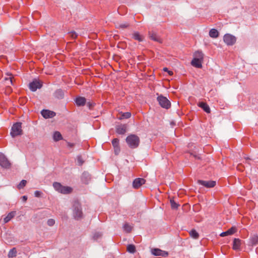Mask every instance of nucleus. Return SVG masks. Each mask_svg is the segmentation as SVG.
Wrapping results in <instances>:
<instances>
[{
  "label": "nucleus",
  "mask_w": 258,
  "mask_h": 258,
  "mask_svg": "<svg viewBox=\"0 0 258 258\" xmlns=\"http://www.w3.org/2000/svg\"><path fill=\"white\" fill-rule=\"evenodd\" d=\"M67 144H68V146L69 147H71V148L73 147L75 145V144L74 143H71L69 142H68Z\"/></svg>",
  "instance_id": "44"
},
{
  "label": "nucleus",
  "mask_w": 258,
  "mask_h": 258,
  "mask_svg": "<svg viewBox=\"0 0 258 258\" xmlns=\"http://www.w3.org/2000/svg\"><path fill=\"white\" fill-rule=\"evenodd\" d=\"M77 162H78V165L80 166L82 165V164L84 163V161L83 160L81 156H77Z\"/></svg>",
  "instance_id": "40"
},
{
  "label": "nucleus",
  "mask_w": 258,
  "mask_h": 258,
  "mask_svg": "<svg viewBox=\"0 0 258 258\" xmlns=\"http://www.w3.org/2000/svg\"><path fill=\"white\" fill-rule=\"evenodd\" d=\"M126 132V125L120 124L116 127V132L119 135H123Z\"/></svg>",
  "instance_id": "16"
},
{
  "label": "nucleus",
  "mask_w": 258,
  "mask_h": 258,
  "mask_svg": "<svg viewBox=\"0 0 258 258\" xmlns=\"http://www.w3.org/2000/svg\"><path fill=\"white\" fill-rule=\"evenodd\" d=\"M170 203L171 207L172 209H177L179 206V205L177 204L173 199H170Z\"/></svg>",
  "instance_id": "32"
},
{
  "label": "nucleus",
  "mask_w": 258,
  "mask_h": 258,
  "mask_svg": "<svg viewBox=\"0 0 258 258\" xmlns=\"http://www.w3.org/2000/svg\"><path fill=\"white\" fill-rule=\"evenodd\" d=\"M91 175L88 172H84L81 176V180L85 184H88L91 180Z\"/></svg>",
  "instance_id": "15"
},
{
  "label": "nucleus",
  "mask_w": 258,
  "mask_h": 258,
  "mask_svg": "<svg viewBox=\"0 0 258 258\" xmlns=\"http://www.w3.org/2000/svg\"><path fill=\"white\" fill-rule=\"evenodd\" d=\"M22 199L23 202H25L27 200V197L26 196H23L22 197Z\"/></svg>",
  "instance_id": "45"
},
{
  "label": "nucleus",
  "mask_w": 258,
  "mask_h": 258,
  "mask_svg": "<svg viewBox=\"0 0 258 258\" xmlns=\"http://www.w3.org/2000/svg\"><path fill=\"white\" fill-rule=\"evenodd\" d=\"M87 105L88 106V107L90 109L91 108V107L92 106V104L90 102H88Z\"/></svg>",
  "instance_id": "46"
},
{
  "label": "nucleus",
  "mask_w": 258,
  "mask_h": 258,
  "mask_svg": "<svg viewBox=\"0 0 258 258\" xmlns=\"http://www.w3.org/2000/svg\"><path fill=\"white\" fill-rule=\"evenodd\" d=\"M11 164L5 155L0 153V166L4 168H10Z\"/></svg>",
  "instance_id": "6"
},
{
  "label": "nucleus",
  "mask_w": 258,
  "mask_h": 258,
  "mask_svg": "<svg viewBox=\"0 0 258 258\" xmlns=\"http://www.w3.org/2000/svg\"><path fill=\"white\" fill-rule=\"evenodd\" d=\"M131 116V113L129 112H126L123 113L121 114V116L120 117V119H123V118H129Z\"/></svg>",
  "instance_id": "38"
},
{
  "label": "nucleus",
  "mask_w": 258,
  "mask_h": 258,
  "mask_svg": "<svg viewBox=\"0 0 258 258\" xmlns=\"http://www.w3.org/2000/svg\"><path fill=\"white\" fill-rule=\"evenodd\" d=\"M73 214L74 218L80 220L83 218V212L81 203L78 201H75L73 205Z\"/></svg>",
  "instance_id": "1"
},
{
  "label": "nucleus",
  "mask_w": 258,
  "mask_h": 258,
  "mask_svg": "<svg viewBox=\"0 0 258 258\" xmlns=\"http://www.w3.org/2000/svg\"><path fill=\"white\" fill-rule=\"evenodd\" d=\"M17 249L15 247L11 249L8 254V256L9 258H12L14 257H15L17 255Z\"/></svg>",
  "instance_id": "28"
},
{
  "label": "nucleus",
  "mask_w": 258,
  "mask_h": 258,
  "mask_svg": "<svg viewBox=\"0 0 258 258\" xmlns=\"http://www.w3.org/2000/svg\"><path fill=\"white\" fill-rule=\"evenodd\" d=\"M16 214V211H12L10 212L7 216L4 219V223L9 222Z\"/></svg>",
  "instance_id": "23"
},
{
  "label": "nucleus",
  "mask_w": 258,
  "mask_h": 258,
  "mask_svg": "<svg viewBox=\"0 0 258 258\" xmlns=\"http://www.w3.org/2000/svg\"><path fill=\"white\" fill-rule=\"evenodd\" d=\"M164 72H166L168 73V74L170 76H172L173 75V73L171 71L168 70V69L167 68H164L163 69Z\"/></svg>",
  "instance_id": "42"
},
{
  "label": "nucleus",
  "mask_w": 258,
  "mask_h": 258,
  "mask_svg": "<svg viewBox=\"0 0 258 258\" xmlns=\"http://www.w3.org/2000/svg\"><path fill=\"white\" fill-rule=\"evenodd\" d=\"M47 224L49 226H52L55 224V221L53 219H49L47 221Z\"/></svg>",
  "instance_id": "41"
},
{
  "label": "nucleus",
  "mask_w": 258,
  "mask_h": 258,
  "mask_svg": "<svg viewBox=\"0 0 258 258\" xmlns=\"http://www.w3.org/2000/svg\"><path fill=\"white\" fill-rule=\"evenodd\" d=\"M69 35L73 39H76L78 36V34L75 31H71V32H69Z\"/></svg>",
  "instance_id": "39"
},
{
  "label": "nucleus",
  "mask_w": 258,
  "mask_h": 258,
  "mask_svg": "<svg viewBox=\"0 0 258 258\" xmlns=\"http://www.w3.org/2000/svg\"><path fill=\"white\" fill-rule=\"evenodd\" d=\"M198 183L207 188L213 187L216 184V181L213 180L206 181L202 180H198Z\"/></svg>",
  "instance_id": "9"
},
{
  "label": "nucleus",
  "mask_w": 258,
  "mask_h": 258,
  "mask_svg": "<svg viewBox=\"0 0 258 258\" xmlns=\"http://www.w3.org/2000/svg\"><path fill=\"white\" fill-rule=\"evenodd\" d=\"M145 182L146 180L143 178H136L133 182V187L135 189H138L145 184Z\"/></svg>",
  "instance_id": "10"
},
{
  "label": "nucleus",
  "mask_w": 258,
  "mask_h": 258,
  "mask_svg": "<svg viewBox=\"0 0 258 258\" xmlns=\"http://www.w3.org/2000/svg\"><path fill=\"white\" fill-rule=\"evenodd\" d=\"M26 183L27 181L26 180H22L17 185V188L19 189L23 188L26 185Z\"/></svg>",
  "instance_id": "37"
},
{
  "label": "nucleus",
  "mask_w": 258,
  "mask_h": 258,
  "mask_svg": "<svg viewBox=\"0 0 258 258\" xmlns=\"http://www.w3.org/2000/svg\"><path fill=\"white\" fill-rule=\"evenodd\" d=\"M42 86V83L39 80L34 79L32 82L29 83V87L31 91L34 92L37 89H40Z\"/></svg>",
  "instance_id": "8"
},
{
  "label": "nucleus",
  "mask_w": 258,
  "mask_h": 258,
  "mask_svg": "<svg viewBox=\"0 0 258 258\" xmlns=\"http://www.w3.org/2000/svg\"><path fill=\"white\" fill-rule=\"evenodd\" d=\"M202 61L203 60L197 59L196 58H194L191 62V64L197 68H202Z\"/></svg>",
  "instance_id": "19"
},
{
  "label": "nucleus",
  "mask_w": 258,
  "mask_h": 258,
  "mask_svg": "<svg viewBox=\"0 0 258 258\" xmlns=\"http://www.w3.org/2000/svg\"><path fill=\"white\" fill-rule=\"evenodd\" d=\"M13 77L11 76V75H9V77L6 78L5 79V82L6 85L8 87L10 86V85H13Z\"/></svg>",
  "instance_id": "29"
},
{
  "label": "nucleus",
  "mask_w": 258,
  "mask_h": 258,
  "mask_svg": "<svg viewBox=\"0 0 258 258\" xmlns=\"http://www.w3.org/2000/svg\"><path fill=\"white\" fill-rule=\"evenodd\" d=\"M132 38L139 42H142L144 39V36L140 34V33L137 31L134 32L132 34Z\"/></svg>",
  "instance_id": "17"
},
{
  "label": "nucleus",
  "mask_w": 258,
  "mask_h": 258,
  "mask_svg": "<svg viewBox=\"0 0 258 258\" xmlns=\"http://www.w3.org/2000/svg\"><path fill=\"white\" fill-rule=\"evenodd\" d=\"M198 106L202 108L206 113H210L211 110L209 105L205 102H200L198 104Z\"/></svg>",
  "instance_id": "21"
},
{
  "label": "nucleus",
  "mask_w": 258,
  "mask_h": 258,
  "mask_svg": "<svg viewBox=\"0 0 258 258\" xmlns=\"http://www.w3.org/2000/svg\"><path fill=\"white\" fill-rule=\"evenodd\" d=\"M127 251L131 253H134L136 252V247L133 244H128L127 246Z\"/></svg>",
  "instance_id": "34"
},
{
  "label": "nucleus",
  "mask_w": 258,
  "mask_h": 258,
  "mask_svg": "<svg viewBox=\"0 0 258 258\" xmlns=\"http://www.w3.org/2000/svg\"><path fill=\"white\" fill-rule=\"evenodd\" d=\"M76 104L79 106H84L86 102L85 98L83 97H79L75 100Z\"/></svg>",
  "instance_id": "22"
},
{
  "label": "nucleus",
  "mask_w": 258,
  "mask_h": 258,
  "mask_svg": "<svg viewBox=\"0 0 258 258\" xmlns=\"http://www.w3.org/2000/svg\"><path fill=\"white\" fill-rule=\"evenodd\" d=\"M157 100L162 107L166 109H168L170 107L171 103L170 101L163 95H160L158 96Z\"/></svg>",
  "instance_id": "5"
},
{
  "label": "nucleus",
  "mask_w": 258,
  "mask_h": 258,
  "mask_svg": "<svg viewBox=\"0 0 258 258\" xmlns=\"http://www.w3.org/2000/svg\"><path fill=\"white\" fill-rule=\"evenodd\" d=\"M125 140L128 146L132 149L137 148L140 143L139 137L134 134L128 136Z\"/></svg>",
  "instance_id": "2"
},
{
  "label": "nucleus",
  "mask_w": 258,
  "mask_h": 258,
  "mask_svg": "<svg viewBox=\"0 0 258 258\" xmlns=\"http://www.w3.org/2000/svg\"><path fill=\"white\" fill-rule=\"evenodd\" d=\"M123 228L124 230L127 233L131 232L133 228V227L127 223H125L123 225Z\"/></svg>",
  "instance_id": "35"
},
{
  "label": "nucleus",
  "mask_w": 258,
  "mask_h": 258,
  "mask_svg": "<svg viewBox=\"0 0 258 258\" xmlns=\"http://www.w3.org/2000/svg\"><path fill=\"white\" fill-rule=\"evenodd\" d=\"M236 231V228L235 227H232L231 228L229 229L227 231L225 232H222L220 236L221 237H224L229 235H232L234 234Z\"/></svg>",
  "instance_id": "18"
},
{
  "label": "nucleus",
  "mask_w": 258,
  "mask_h": 258,
  "mask_svg": "<svg viewBox=\"0 0 258 258\" xmlns=\"http://www.w3.org/2000/svg\"><path fill=\"white\" fill-rule=\"evenodd\" d=\"M152 253L156 256H162L163 257L167 256L168 255V252L162 250L159 248H153L151 250Z\"/></svg>",
  "instance_id": "11"
},
{
  "label": "nucleus",
  "mask_w": 258,
  "mask_h": 258,
  "mask_svg": "<svg viewBox=\"0 0 258 258\" xmlns=\"http://www.w3.org/2000/svg\"><path fill=\"white\" fill-rule=\"evenodd\" d=\"M250 242L252 245H256L258 244V236L254 235L252 236L250 239Z\"/></svg>",
  "instance_id": "33"
},
{
  "label": "nucleus",
  "mask_w": 258,
  "mask_h": 258,
  "mask_svg": "<svg viewBox=\"0 0 258 258\" xmlns=\"http://www.w3.org/2000/svg\"><path fill=\"white\" fill-rule=\"evenodd\" d=\"M41 115L45 118H52L55 116V113L52 111L49 110H42L41 111Z\"/></svg>",
  "instance_id": "12"
},
{
  "label": "nucleus",
  "mask_w": 258,
  "mask_h": 258,
  "mask_svg": "<svg viewBox=\"0 0 258 258\" xmlns=\"http://www.w3.org/2000/svg\"><path fill=\"white\" fill-rule=\"evenodd\" d=\"M189 235L190 236L194 238V239H198L199 237V233L196 231V230L195 229H192L190 232H189Z\"/></svg>",
  "instance_id": "31"
},
{
  "label": "nucleus",
  "mask_w": 258,
  "mask_h": 258,
  "mask_svg": "<svg viewBox=\"0 0 258 258\" xmlns=\"http://www.w3.org/2000/svg\"><path fill=\"white\" fill-rule=\"evenodd\" d=\"M22 123L16 122L13 124L11 131V135L13 138L22 135Z\"/></svg>",
  "instance_id": "4"
},
{
  "label": "nucleus",
  "mask_w": 258,
  "mask_h": 258,
  "mask_svg": "<svg viewBox=\"0 0 258 258\" xmlns=\"http://www.w3.org/2000/svg\"><path fill=\"white\" fill-rule=\"evenodd\" d=\"M53 139L55 142L62 140V137L60 133L58 131L54 132L53 135Z\"/></svg>",
  "instance_id": "25"
},
{
  "label": "nucleus",
  "mask_w": 258,
  "mask_h": 258,
  "mask_svg": "<svg viewBox=\"0 0 258 258\" xmlns=\"http://www.w3.org/2000/svg\"><path fill=\"white\" fill-rule=\"evenodd\" d=\"M102 235V234L101 232H96L94 233L93 238L94 240H97L101 238Z\"/></svg>",
  "instance_id": "36"
},
{
  "label": "nucleus",
  "mask_w": 258,
  "mask_h": 258,
  "mask_svg": "<svg viewBox=\"0 0 258 258\" xmlns=\"http://www.w3.org/2000/svg\"><path fill=\"white\" fill-rule=\"evenodd\" d=\"M209 35L213 38H217L219 36L218 31L215 29H212L209 32Z\"/></svg>",
  "instance_id": "27"
},
{
  "label": "nucleus",
  "mask_w": 258,
  "mask_h": 258,
  "mask_svg": "<svg viewBox=\"0 0 258 258\" xmlns=\"http://www.w3.org/2000/svg\"><path fill=\"white\" fill-rule=\"evenodd\" d=\"M149 37L154 41L158 42L160 43L162 42L161 38L159 37L156 33L153 31H149L148 32Z\"/></svg>",
  "instance_id": "13"
},
{
  "label": "nucleus",
  "mask_w": 258,
  "mask_h": 258,
  "mask_svg": "<svg viewBox=\"0 0 258 258\" xmlns=\"http://www.w3.org/2000/svg\"><path fill=\"white\" fill-rule=\"evenodd\" d=\"M194 58H196L197 59L203 60L204 58V54L201 51H197L194 54Z\"/></svg>",
  "instance_id": "30"
},
{
  "label": "nucleus",
  "mask_w": 258,
  "mask_h": 258,
  "mask_svg": "<svg viewBox=\"0 0 258 258\" xmlns=\"http://www.w3.org/2000/svg\"><path fill=\"white\" fill-rule=\"evenodd\" d=\"M223 40L227 45H233L236 41V38L230 34H226L223 37Z\"/></svg>",
  "instance_id": "7"
},
{
  "label": "nucleus",
  "mask_w": 258,
  "mask_h": 258,
  "mask_svg": "<svg viewBox=\"0 0 258 258\" xmlns=\"http://www.w3.org/2000/svg\"><path fill=\"white\" fill-rule=\"evenodd\" d=\"M241 245V240L238 238H234L233 242V249L238 250Z\"/></svg>",
  "instance_id": "24"
},
{
  "label": "nucleus",
  "mask_w": 258,
  "mask_h": 258,
  "mask_svg": "<svg viewBox=\"0 0 258 258\" xmlns=\"http://www.w3.org/2000/svg\"><path fill=\"white\" fill-rule=\"evenodd\" d=\"M112 144L114 148L115 154L118 155L120 152L119 140L117 138L113 139Z\"/></svg>",
  "instance_id": "14"
},
{
  "label": "nucleus",
  "mask_w": 258,
  "mask_h": 258,
  "mask_svg": "<svg viewBox=\"0 0 258 258\" xmlns=\"http://www.w3.org/2000/svg\"><path fill=\"white\" fill-rule=\"evenodd\" d=\"M130 26V24L128 23H116L115 24V27L117 29H126L127 28Z\"/></svg>",
  "instance_id": "26"
},
{
  "label": "nucleus",
  "mask_w": 258,
  "mask_h": 258,
  "mask_svg": "<svg viewBox=\"0 0 258 258\" xmlns=\"http://www.w3.org/2000/svg\"><path fill=\"white\" fill-rule=\"evenodd\" d=\"M53 96L56 99H61L64 97V92L61 89H58L54 92Z\"/></svg>",
  "instance_id": "20"
},
{
  "label": "nucleus",
  "mask_w": 258,
  "mask_h": 258,
  "mask_svg": "<svg viewBox=\"0 0 258 258\" xmlns=\"http://www.w3.org/2000/svg\"><path fill=\"white\" fill-rule=\"evenodd\" d=\"M42 194V192L40 191L36 190L34 192V195L36 197H40Z\"/></svg>",
  "instance_id": "43"
},
{
  "label": "nucleus",
  "mask_w": 258,
  "mask_h": 258,
  "mask_svg": "<svg viewBox=\"0 0 258 258\" xmlns=\"http://www.w3.org/2000/svg\"><path fill=\"white\" fill-rule=\"evenodd\" d=\"M53 186L57 191L64 195L69 194L73 191V188L71 187L63 186L57 182H54L53 183Z\"/></svg>",
  "instance_id": "3"
}]
</instances>
